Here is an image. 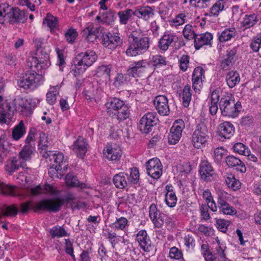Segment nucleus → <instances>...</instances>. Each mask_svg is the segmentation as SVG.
<instances>
[{"label":"nucleus","instance_id":"obj_4","mask_svg":"<svg viewBox=\"0 0 261 261\" xmlns=\"http://www.w3.org/2000/svg\"><path fill=\"white\" fill-rule=\"evenodd\" d=\"M43 80L41 74L35 71H28L18 80L17 85L19 87L24 90L33 91L40 85Z\"/></svg>","mask_w":261,"mask_h":261},{"label":"nucleus","instance_id":"obj_15","mask_svg":"<svg viewBox=\"0 0 261 261\" xmlns=\"http://www.w3.org/2000/svg\"><path fill=\"white\" fill-rule=\"evenodd\" d=\"M4 11L6 13L5 16L9 18V22L14 24L16 22H24L26 20L24 16V12L20 10L18 8H10L8 6Z\"/></svg>","mask_w":261,"mask_h":261},{"label":"nucleus","instance_id":"obj_58","mask_svg":"<svg viewBox=\"0 0 261 261\" xmlns=\"http://www.w3.org/2000/svg\"><path fill=\"white\" fill-rule=\"evenodd\" d=\"M225 150L223 147L217 148L214 151V158L216 162L219 163L225 155Z\"/></svg>","mask_w":261,"mask_h":261},{"label":"nucleus","instance_id":"obj_3","mask_svg":"<svg viewBox=\"0 0 261 261\" xmlns=\"http://www.w3.org/2000/svg\"><path fill=\"white\" fill-rule=\"evenodd\" d=\"M219 107L223 116L235 118L238 116L242 106L240 101L235 102L231 94L225 93L221 95Z\"/></svg>","mask_w":261,"mask_h":261},{"label":"nucleus","instance_id":"obj_14","mask_svg":"<svg viewBox=\"0 0 261 261\" xmlns=\"http://www.w3.org/2000/svg\"><path fill=\"white\" fill-rule=\"evenodd\" d=\"M136 241L144 252H149L153 249L152 242L145 230H140L136 234Z\"/></svg>","mask_w":261,"mask_h":261},{"label":"nucleus","instance_id":"obj_10","mask_svg":"<svg viewBox=\"0 0 261 261\" xmlns=\"http://www.w3.org/2000/svg\"><path fill=\"white\" fill-rule=\"evenodd\" d=\"M185 127V123L182 119L176 120L174 122L168 137L169 144L175 145L179 142Z\"/></svg>","mask_w":261,"mask_h":261},{"label":"nucleus","instance_id":"obj_13","mask_svg":"<svg viewBox=\"0 0 261 261\" xmlns=\"http://www.w3.org/2000/svg\"><path fill=\"white\" fill-rule=\"evenodd\" d=\"M147 69L146 60H142L132 62L127 70V73L129 76L140 77L146 72Z\"/></svg>","mask_w":261,"mask_h":261},{"label":"nucleus","instance_id":"obj_44","mask_svg":"<svg viewBox=\"0 0 261 261\" xmlns=\"http://www.w3.org/2000/svg\"><path fill=\"white\" fill-rule=\"evenodd\" d=\"M50 233L53 238H61L69 236L63 226H55L50 230Z\"/></svg>","mask_w":261,"mask_h":261},{"label":"nucleus","instance_id":"obj_37","mask_svg":"<svg viewBox=\"0 0 261 261\" xmlns=\"http://www.w3.org/2000/svg\"><path fill=\"white\" fill-rule=\"evenodd\" d=\"M196 27L195 25L193 26L190 24H186L182 31L184 37L189 40L192 39L195 40V38L197 35L196 34Z\"/></svg>","mask_w":261,"mask_h":261},{"label":"nucleus","instance_id":"obj_46","mask_svg":"<svg viewBox=\"0 0 261 261\" xmlns=\"http://www.w3.org/2000/svg\"><path fill=\"white\" fill-rule=\"evenodd\" d=\"M0 192L3 194L8 195L12 196H15L17 195L15 187L5 184L0 181Z\"/></svg>","mask_w":261,"mask_h":261},{"label":"nucleus","instance_id":"obj_34","mask_svg":"<svg viewBox=\"0 0 261 261\" xmlns=\"http://www.w3.org/2000/svg\"><path fill=\"white\" fill-rule=\"evenodd\" d=\"M26 129L22 120L16 125L12 131V138L14 140H19L25 134Z\"/></svg>","mask_w":261,"mask_h":261},{"label":"nucleus","instance_id":"obj_33","mask_svg":"<svg viewBox=\"0 0 261 261\" xmlns=\"http://www.w3.org/2000/svg\"><path fill=\"white\" fill-rule=\"evenodd\" d=\"M149 63L154 68V69L161 68L167 65L166 58L160 55H153L150 58Z\"/></svg>","mask_w":261,"mask_h":261},{"label":"nucleus","instance_id":"obj_56","mask_svg":"<svg viewBox=\"0 0 261 261\" xmlns=\"http://www.w3.org/2000/svg\"><path fill=\"white\" fill-rule=\"evenodd\" d=\"M77 35L78 33L75 29L71 28L66 31L65 34V37L68 43H72L74 42Z\"/></svg>","mask_w":261,"mask_h":261},{"label":"nucleus","instance_id":"obj_9","mask_svg":"<svg viewBox=\"0 0 261 261\" xmlns=\"http://www.w3.org/2000/svg\"><path fill=\"white\" fill-rule=\"evenodd\" d=\"M159 121L155 112H148L140 119L139 125V130L143 133L148 134Z\"/></svg>","mask_w":261,"mask_h":261},{"label":"nucleus","instance_id":"obj_64","mask_svg":"<svg viewBox=\"0 0 261 261\" xmlns=\"http://www.w3.org/2000/svg\"><path fill=\"white\" fill-rule=\"evenodd\" d=\"M180 69L184 72L187 71L189 63V57L188 55H182L179 60Z\"/></svg>","mask_w":261,"mask_h":261},{"label":"nucleus","instance_id":"obj_16","mask_svg":"<svg viewBox=\"0 0 261 261\" xmlns=\"http://www.w3.org/2000/svg\"><path fill=\"white\" fill-rule=\"evenodd\" d=\"M13 105L16 111L23 113L26 116L32 113L31 102L25 98L17 96L13 101Z\"/></svg>","mask_w":261,"mask_h":261},{"label":"nucleus","instance_id":"obj_25","mask_svg":"<svg viewBox=\"0 0 261 261\" xmlns=\"http://www.w3.org/2000/svg\"><path fill=\"white\" fill-rule=\"evenodd\" d=\"M234 127L228 121H225L218 126V134L219 136L224 139H229L233 135Z\"/></svg>","mask_w":261,"mask_h":261},{"label":"nucleus","instance_id":"obj_6","mask_svg":"<svg viewBox=\"0 0 261 261\" xmlns=\"http://www.w3.org/2000/svg\"><path fill=\"white\" fill-rule=\"evenodd\" d=\"M210 134L206 124L201 122L197 124L192 136V143L195 148L204 146L210 138Z\"/></svg>","mask_w":261,"mask_h":261},{"label":"nucleus","instance_id":"obj_8","mask_svg":"<svg viewBox=\"0 0 261 261\" xmlns=\"http://www.w3.org/2000/svg\"><path fill=\"white\" fill-rule=\"evenodd\" d=\"M64 204V200L60 198L43 199L38 202L34 207L35 211L47 210L49 212L57 213L59 212Z\"/></svg>","mask_w":261,"mask_h":261},{"label":"nucleus","instance_id":"obj_17","mask_svg":"<svg viewBox=\"0 0 261 261\" xmlns=\"http://www.w3.org/2000/svg\"><path fill=\"white\" fill-rule=\"evenodd\" d=\"M178 38L175 33L166 31L160 39L158 47L163 51L167 50L170 46L176 43Z\"/></svg>","mask_w":261,"mask_h":261},{"label":"nucleus","instance_id":"obj_19","mask_svg":"<svg viewBox=\"0 0 261 261\" xmlns=\"http://www.w3.org/2000/svg\"><path fill=\"white\" fill-rule=\"evenodd\" d=\"M205 71L200 66L196 67L192 75V87L195 92L200 91L202 82L205 80Z\"/></svg>","mask_w":261,"mask_h":261},{"label":"nucleus","instance_id":"obj_52","mask_svg":"<svg viewBox=\"0 0 261 261\" xmlns=\"http://www.w3.org/2000/svg\"><path fill=\"white\" fill-rule=\"evenodd\" d=\"M49 57L48 54H45L43 59H38V68L37 71L41 72L43 70H45L50 65V63L48 60Z\"/></svg>","mask_w":261,"mask_h":261},{"label":"nucleus","instance_id":"obj_32","mask_svg":"<svg viewBox=\"0 0 261 261\" xmlns=\"http://www.w3.org/2000/svg\"><path fill=\"white\" fill-rule=\"evenodd\" d=\"M258 20L257 16L256 14H246L241 22V25L245 29H249L253 27Z\"/></svg>","mask_w":261,"mask_h":261},{"label":"nucleus","instance_id":"obj_43","mask_svg":"<svg viewBox=\"0 0 261 261\" xmlns=\"http://www.w3.org/2000/svg\"><path fill=\"white\" fill-rule=\"evenodd\" d=\"M48 144L49 142L45 134L42 132L40 133L38 148L40 150V153H42V155L45 153V152L49 151H47Z\"/></svg>","mask_w":261,"mask_h":261},{"label":"nucleus","instance_id":"obj_38","mask_svg":"<svg viewBox=\"0 0 261 261\" xmlns=\"http://www.w3.org/2000/svg\"><path fill=\"white\" fill-rule=\"evenodd\" d=\"M236 31L234 28L226 29L219 34V40L220 42H223L230 40L236 35Z\"/></svg>","mask_w":261,"mask_h":261},{"label":"nucleus","instance_id":"obj_57","mask_svg":"<svg viewBox=\"0 0 261 261\" xmlns=\"http://www.w3.org/2000/svg\"><path fill=\"white\" fill-rule=\"evenodd\" d=\"M233 151L240 154L246 155V153H249L248 148L242 143H237L233 146Z\"/></svg>","mask_w":261,"mask_h":261},{"label":"nucleus","instance_id":"obj_62","mask_svg":"<svg viewBox=\"0 0 261 261\" xmlns=\"http://www.w3.org/2000/svg\"><path fill=\"white\" fill-rule=\"evenodd\" d=\"M139 172L137 168L134 167L132 168L130 171V181L134 184H136L139 180Z\"/></svg>","mask_w":261,"mask_h":261},{"label":"nucleus","instance_id":"obj_26","mask_svg":"<svg viewBox=\"0 0 261 261\" xmlns=\"http://www.w3.org/2000/svg\"><path fill=\"white\" fill-rule=\"evenodd\" d=\"M34 149L33 144L32 145H24L21 151H20L19 154V165L22 168H26L25 162L31 159V154L33 153Z\"/></svg>","mask_w":261,"mask_h":261},{"label":"nucleus","instance_id":"obj_48","mask_svg":"<svg viewBox=\"0 0 261 261\" xmlns=\"http://www.w3.org/2000/svg\"><path fill=\"white\" fill-rule=\"evenodd\" d=\"M18 160L16 158H13L12 160L7 161L5 165L6 170L10 174L19 169V165L18 164Z\"/></svg>","mask_w":261,"mask_h":261},{"label":"nucleus","instance_id":"obj_47","mask_svg":"<svg viewBox=\"0 0 261 261\" xmlns=\"http://www.w3.org/2000/svg\"><path fill=\"white\" fill-rule=\"evenodd\" d=\"M134 12L132 9H127L124 11H121L118 13L119 17V21L121 24H126Z\"/></svg>","mask_w":261,"mask_h":261},{"label":"nucleus","instance_id":"obj_11","mask_svg":"<svg viewBox=\"0 0 261 261\" xmlns=\"http://www.w3.org/2000/svg\"><path fill=\"white\" fill-rule=\"evenodd\" d=\"M101 44L107 48L114 50L122 44V40L118 35L105 32L101 36Z\"/></svg>","mask_w":261,"mask_h":261},{"label":"nucleus","instance_id":"obj_27","mask_svg":"<svg viewBox=\"0 0 261 261\" xmlns=\"http://www.w3.org/2000/svg\"><path fill=\"white\" fill-rule=\"evenodd\" d=\"M225 162L229 167L236 168L241 173H245L246 171L244 163L240 159L233 155L227 156L225 159Z\"/></svg>","mask_w":261,"mask_h":261},{"label":"nucleus","instance_id":"obj_35","mask_svg":"<svg viewBox=\"0 0 261 261\" xmlns=\"http://www.w3.org/2000/svg\"><path fill=\"white\" fill-rule=\"evenodd\" d=\"M127 176L126 173L121 172L114 175L113 180L114 185L117 188L123 189L127 185L126 177Z\"/></svg>","mask_w":261,"mask_h":261},{"label":"nucleus","instance_id":"obj_30","mask_svg":"<svg viewBox=\"0 0 261 261\" xmlns=\"http://www.w3.org/2000/svg\"><path fill=\"white\" fill-rule=\"evenodd\" d=\"M218 204L220 212L224 214L228 215H234L237 213L236 210L230 206L225 200L221 198L218 199Z\"/></svg>","mask_w":261,"mask_h":261},{"label":"nucleus","instance_id":"obj_18","mask_svg":"<svg viewBox=\"0 0 261 261\" xmlns=\"http://www.w3.org/2000/svg\"><path fill=\"white\" fill-rule=\"evenodd\" d=\"M164 216L155 204L150 205L149 216L155 227L159 228L162 226L164 222Z\"/></svg>","mask_w":261,"mask_h":261},{"label":"nucleus","instance_id":"obj_41","mask_svg":"<svg viewBox=\"0 0 261 261\" xmlns=\"http://www.w3.org/2000/svg\"><path fill=\"white\" fill-rule=\"evenodd\" d=\"M84 93L86 99H91L94 98L96 92V88L94 87L93 84L91 82H86L84 85Z\"/></svg>","mask_w":261,"mask_h":261},{"label":"nucleus","instance_id":"obj_24","mask_svg":"<svg viewBox=\"0 0 261 261\" xmlns=\"http://www.w3.org/2000/svg\"><path fill=\"white\" fill-rule=\"evenodd\" d=\"M71 148L77 156L83 158L87 151V144L83 137L79 136Z\"/></svg>","mask_w":261,"mask_h":261},{"label":"nucleus","instance_id":"obj_61","mask_svg":"<svg viewBox=\"0 0 261 261\" xmlns=\"http://www.w3.org/2000/svg\"><path fill=\"white\" fill-rule=\"evenodd\" d=\"M111 68L109 66L101 65L98 66L97 69V74L99 76H105L106 77L110 76Z\"/></svg>","mask_w":261,"mask_h":261},{"label":"nucleus","instance_id":"obj_42","mask_svg":"<svg viewBox=\"0 0 261 261\" xmlns=\"http://www.w3.org/2000/svg\"><path fill=\"white\" fill-rule=\"evenodd\" d=\"M191 89L190 86L186 85L183 90L182 93V101L184 107H188L189 106L191 100Z\"/></svg>","mask_w":261,"mask_h":261},{"label":"nucleus","instance_id":"obj_29","mask_svg":"<svg viewBox=\"0 0 261 261\" xmlns=\"http://www.w3.org/2000/svg\"><path fill=\"white\" fill-rule=\"evenodd\" d=\"M103 155L109 160L115 161L119 159L122 154L121 150L119 148L113 147L108 145L103 150Z\"/></svg>","mask_w":261,"mask_h":261},{"label":"nucleus","instance_id":"obj_1","mask_svg":"<svg viewBox=\"0 0 261 261\" xmlns=\"http://www.w3.org/2000/svg\"><path fill=\"white\" fill-rule=\"evenodd\" d=\"M150 38L140 30L132 31L129 36V46L125 53L127 56L136 57L142 55L149 48Z\"/></svg>","mask_w":261,"mask_h":261},{"label":"nucleus","instance_id":"obj_55","mask_svg":"<svg viewBox=\"0 0 261 261\" xmlns=\"http://www.w3.org/2000/svg\"><path fill=\"white\" fill-rule=\"evenodd\" d=\"M261 45V34L254 37L251 42L250 46L254 52H257Z\"/></svg>","mask_w":261,"mask_h":261},{"label":"nucleus","instance_id":"obj_28","mask_svg":"<svg viewBox=\"0 0 261 261\" xmlns=\"http://www.w3.org/2000/svg\"><path fill=\"white\" fill-rule=\"evenodd\" d=\"M212 39L213 35L208 32L197 35L194 40L195 49L197 50L204 45H211Z\"/></svg>","mask_w":261,"mask_h":261},{"label":"nucleus","instance_id":"obj_36","mask_svg":"<svg viewBox=\"0 0 261 261\" xmlns=\"http://www.w3.org/2000/svg\"><path fill=\"white\" fill-rule=\"evenodd\" d=\"M84 32L87 34V39L88 41H90V39H92V37H93L94 39H95L100 34L102 35L105 30L104 28L102 27H99L98 28L87 27L84 30Z\"/></svg>","mask_w":261,"mask_h":261},{"label":"nucleus","instance_id":"obj_49","mask_svg":"<svg viewBox=\"0 0 261 261\" xmlns=\"http://www.w3.org/2000/svg\"><path fill=\"white\" fill-rule=\"evenodd\" d=\"M1 212L4 216H14L17 214L18 209L14 204L9 206L4 205L2 208Z\"/></svg>","mask_w":261,"mask_h":261},{"label":"nucleus","instance_id":"obj_50","mask_svg":"<svg viewBox=\"0 0 261 261\" xmlns=\"http://www.w3.org/2000/svg\"><path fill=\"white\" fill-rule=\"evenodd\" d=\"M46 23L51 30L58 28V18L48 13L43 21V23Z\"/></svg>","mask_w":261,"mask_h":261},{"label":"nucleus","instance_id":"obj_7","mask_svg":"<svg viewBox=\"0 0 261 261\" xmlns=\"http://www.w3.org/2000/svg\"><path fill=\"white\" fill-rule=\"evenodd\" d=\"M43 156L46 159L49 158L51 169L62 172L67 171L68 166L67 159L62 153H53V151H49L45 152V153L43 154Z\"/></svg>","mask_w":261,"mask_h":261},{"label":"nucleus","instance_id":"obj_22","mask_svg":"<svg viewBox=\"0 0 261 261\" xmlns=\"http://www.w3.org/2000/svg\"><path fill=\"white\" fill-rule=\"evenodd\" d=\"M133 15L139 18L147 21L154 15V10L149 6H140L136 9L133 13Z\"/></svg>","mask_w":261,"mask_h":261},{"label":"nucleus","instance_id":"obj_39","mask_svg":"<svg viewBox=\"0 0 261 261\" xmlns=\"http://www.w3.org/2000/svg\"><path fill=\"white\" fill-rule=\"evenodd\" d=\"M225 182L228 187L234 191L238 190L241 187L240 181L236 178L233 174L231 173L227 174Z\"/></svg>","mask_w":261,"mask_h":261},{"label":"nucleus","instance_id":"obj_45","mask_svg":"<svg viewBox=\"0 0 261 261\" xmlns=\"http://www.w3.org/2000/svg\"><path fill=\"white\" fill-rule=\"evenodd\" d=\"M128 221L126 218L120 217L117 219L113 223L111 224L109 226L115 230H124L127 225Z\"/></svg>","mask_w":261,"mask_h":261},{"label":"nucleus","instance_id":"obj_5","mask_svg":"<svg viewBox=\"0 0 261 261\" xmlns=\"http://www.w3.org/2000/svg\"><path fill=\"white\" fill-rule=\"evenodd\" d=\"M108 112L113 114L119 121H122L129 117V111L128 106L123 100L113 98L106 103Z\"/></svg>","mask_w":261,"mask_h":261},{"label":"nucleus","instance_id":"obj_59","mask_svg":"<svg viewBox=\"0 0 261 261\" xmlns=\"http://www.w3.org/2000/svg\"><path fill=\"white\" fill-rule=\"evenodd\" d=\"M38 59L37 57L30 56L28 58L27 66L32 69L31 71H37L38 68Z\"/></svg>","mask_w":261,"mask_h":261},{"label":"nucleus","instance_id":"obj_60","mask_svg":"<svg viewBox=\"0 0 261 261\" xmlns=\"http://www.w3.org/2000/svg\"><path fill=\"white\" fill-rule=\"evenodd\" d=\"M199 211L201 220L206 221L210 219L208 208L206 204H201L199 207Z\"/></svg>","mask_w":261,"mask_h":261},{"label":"nucleus","instance_id":"obj_23","mask_svg":"<svg viewBox=\"0 0 261 261\" xmlns=\"http://www.w3.org/2000/svg\"><path fill=\"white\" fill-rule=\"evenodd\" d=\"M199 173L201 177L205 181H211L214 174V170L211 163L207 161L203 160L200 164Z\"/></svg>","mask_w":261,"mask_h":261},{"label":"nucleus","instance_id":"obj_2","mask_svg":"<svg viewBox=\"0 0 261 261\" xmlns=\"http://www.w3.org/2000/svg\"><path fill=\"white\" fill-rule=\"evenodd\" d=\"M97 56L91 50L78 54L74 59L73 67L72 70L74 76H77L84 73L97 60Z\"/></svg>","mask_w":261,"mask_h":261},{"label":"nucleus","instance_id":"obj_40","mask_svg":"<svg viewBox=\"0 0 261 261\" xmlns=\"http://www.w3.org/2000/svg\"><path fill=\"white\" fill-rule=\"evenodd\" d=\"M66 182L67 186L70 187H77L81 189L85 188V184L83 183L80 184L76 176L73 175L72 173H68L65 177Z\"/></svg>","mask_w":261,"mask_h":261},{"label":"nucleus","instance_id":"obj_54","mask_svg":"<svg viewBox=\"0 0 261 261\" xmlns=\"http://www.w3.org/2000/svg\"><path fill=\"white\" fill-rule=\"evenodd\" d=\"M117 17L115 11L110 10L102 14V19L108 23L110 24L116 20Z\"/></svg>","mask_w":261,"mask_h":261},{"label":"nucleus","instance_id":"obj_20","mask_svg":"<svg viewBox=\"0 0 261 261\" xmlns=\"http://www.w3.org/2000/svg\"><path fill=\"white\" fill-rule=\"evenodd\" d=\"M154 105L158 113L163 116L168 115L169 113L168 100L165 95H158L154 99Z\"/></svg>","mask_w":261,"mask_h":261},{"label":"nucleus","instance_id":"obj_51","mask_svg":"<svg viewBox=\"0 0 261 261\" xmlns=\"http://www.w3.org/2000/svg\"><path fill=\"white\" fill-rule=\"evenodd\" d=\"M170 193H166L165 194V202L166 204L170 207H173L176 205L177 197L175 192L170 191Z\"/></svg>","mask_w":261,"mask_h":261},{"label":"nucleus","instance_id":"obj_31","mask_svg":"<svg viewBox=\"0 0 261 261\" xmlns=\"http://www.w3.org/2000/svg\"><path fill=\"white\" fill-rule=\"evenodd\" d=\"M225 80L228 86L230 88H232L239 83L240 75L237 71H229L225 76Z\"/></svg>","mask_w":261,"mask_h":261},{"label":"nucleus","instance_id":"obj_63","mask_svg":"<svg viewBox=\"0 0 261 261\" xmlns=\"http://www.w3.org/2000/svg\"><path fill=\"white\" fill-rule=\"evenodd\" d=\"M169 255L171 258L175 259H179L182 257L181 251L175 247H173L170 249Z\"/></svg>","mask_w":261,"mask_h":261},{"label":"nucleus","instance_id":"obj_12","mask_svg":"<svg viewBox=\"0 0 261 261\" xmlns=\"http://www.w3.org/2000/svg\"><path fill=\"white\" fill-rule=\"evenodd\" d=\"M147 174L153 179H158L162 174V165L158 158H153L146 163Z\"/></svg>","mask_w":261,"mask_h":261},{"label":"nucleus","instance_id":"obj_53","mask_svg":"<svg viewBox=\"0 0 261 261\" xmlns=\"http://www.w3.org/2000/svg\"><path fill=\"white\" fill-rule=\"evenodd\" d=\"M224 2L223 0L218 1L211 8V13L214 16H218L219 12L224 9Z\"/></svg>","mask_w":261,"mask_h":261},{"label":"nucleus","instance_id":"obj_21","mask_svg":"<svg viewBox=\"0 0 261 261\" xmlns=\"http://www.w3.org/2000/svg\"><path fill=\"white\" fill-rule=\"evenodd\" d=\"M238 47H234L233 48L227 50L226 57L221 61L220 67L223 70L230 69L233 66L235 60V56L237 54Z\"/></svg>","mask_w":261,"mask_h":261}]
</instances>
